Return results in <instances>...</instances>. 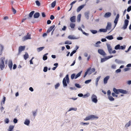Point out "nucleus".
Instances as JSON below:
<instances>
[{
  "label": "nucleus",
  "mask_w": 131,
  "mask_h": 131,
  "mask_svg": "<svg viewBox=\"0 0 131 131\" xmlns=\"http://www.w3.org/2000/svg\"><path fill=\"white\" fill-rule=\"evenodd\" d=\"M106 60V58H102L101 59V62H104Z\"/></svg>",
  "instance_id": "obj_58"
},
{
  "label": "nucleus",
  "mask_w": 131,
  "mask_h": 131,
  "mask_svg": "<svg viewBox=\"0 0 131 131\" xmlns=\"http://www.w3.org/2000/svg\"><path fill=\"white\" fill-rule=\"evenodd\" d=\"M76 52V50H74L73 51L70 53V56H73V54L75 53Z\"/></svg>",
  "instance_id": "obj_41"
},
{
  "label": "nucleus",
  "mask_w": 131,
  "mask_h": 131,
  "mask_svg": "<svg viewBox=\"0 0 131 131\" xmlns=\"http://www.w3.org/2000/svg\"><path fill=\"white\" fill-rule=\"evenodd\" d=\"M51 21L50 20H48L47 21V23L48 24H51Z\"/></svg>",
  "instance_id": "obj_64"
},
{
  "label": "nucleus",
  "mask_w": 131,
  "mask_h": 131,
  "mask_svg": "<svg viewBox=\"0 0 131 131\" xmlns=\"http://www.w3.org/2000/svg\"><path fill=\"white\" fill-rule=\"evenodd\" d=\"M55 27V25H53L52 26H51L48 29L47 31V33H49L51 31L53 28Z\"/></svg>",
  "instance_id": "obj_12"
},
{
  "label": "nucleus",
  "mask_w": 131,
  "mask_h": 131,
  "mask_svg": "<svg viewBox=\"0 0 131 131\" xmlns=\"http://www.w3.org/2000/svg\"><path fill=\"white\" fill-rule=\"evenodd\" d=\"M75 86L78 88H81V86L79 84L75 83Z\"/></svg>",
  "instance_id": "obj_44"
},
{
  "label": "nucleus",
  "mask_w": 131,
  "mask_h": 131,
  "mask_svg": "<svg viewBox=\"0 0 131 131\" xmlns=\"http://www.w3.org/2000/svg\"><path fill=\"white\" fill-rule=\"evenodd\" d=\"M68 38L71 39H77V38H76L75 37H74L73 36L69 35L68 37Z\"/></svg>",
  "instance_id": "obj_20"
},
{
  "label": "nucleus",
  "mask_w": 131,
  "mask_h": 131,
  "mask_svg": "<svg viewBox=\"0 0 131 131\" xmlns=\"http://www.w3.org/2000/svg\"><path fill=\"white\" fill-rule=\"evenodd\" d=\"M131 121H129L125 125V127H127V128L129 126H130L131 125Z\"/></svg>",
  "instance_id": "obj_28"
},
{
  "label": "nucleus",
  "mask_w": 131,
  "mask_h": 131,
  "mask_svg": "<svg viewBox=\"0 0 131 131\" xmlns=\"http://www.w3.org/2000/svg\"><path fill=\"white\" fill-rule=\"evenodd\" d=\"M130 70V68H124V71H128V70Z\"/></svg>",
  "instance_id": "obj_51"
},
{
  "label": "nucleus",
  "mask_w": 131,
  "mask_h": 131,
  "mask_svg": "<svg viewBox=\"0 0 131 131\" xmlns=\"http://www.w3.org/2000/svg\"><path fill=\"white\" fill-rule=\"evenodd\" d=\"M48 54V53H47L44 55H43V59L44 60H46L47 59V57L46 55Z\"/></svg>",
  "instance_id": "obj_32"
},
{
  "label": "nucleus",
  "mask_w": 131,
  "mask_h": 131,
  "mask_svg": "<svg viewBox=\"0 0 131 131\" xmlns=\"http://www.w3.org/2000/svg\"><path fill=\"white\" fill-rule=\"evenodd\" d=\"M34 12V11H32L29 14V17L30 18L32 17Z\"/></svg>",
  "instance_id": "obj_27"
},
{
  "label": "nucleus",
  "mask_w": 131,
  "mask_h": 131,
  "mask_svg": "<svg viewBox=\"0 0 131 131\" xmlns=\"http://www.w3.org/2000/svg\"><path fill=\"white\" fill-rule=\"evenodd\" d=\"M24 58L25 60H26L29 58V55L28 53L26 52L25 53V54L24 56Z\"/></svg>",
  "instance_id": "obj_24"
},
{
  "label": "nucleus",
  "mask_w": 131,
  "mask_h": 131,
  "mask_svg": "<svg viewBox=\"0 0 131 131\" xmlns=\"http://www.w3.org/2000/svg\"><path fill=\"white\" fill-rule=\"evenodd\" d=\"M12 10L14 14H15L16 13V10L14 9L13 7H12Z\"/></svg>",
  "instance_id": "obj_43"
},
{
  "label": "nucleus",
  "mask_w": 131,
  "mask_h": 131,
  "mask_svg": "<svg viewBox=\"0 0 131 131\" xmlns=\"http://www.w3.org/2000/svg\"><path fill=\"white\" fill-rule=\"evenodd\" d=\"M82 71H81L78 73L75 76V79H76L78 77H79L81 74L82 73Z\"/></svg>",
  "instance_id": "obj_29"
},
{
  "label": "nucleus",
  "mask_w": 131,
  "mask_h": 131,
  "mask_svg": "<svg viewBox=\"0 0 131 131\" xmlns=\"http://www.w3.org/2000/svg\"><path fill=\"white\" fill-rule=\"evenodd\" d=\"M5 99H6V97H5L4 96L3 97V100L2 101V102L1 103V104H3H3H4V103H5Z\"/></svg>",
  "instance_id": "obj_42"
},
{
  "label": "nucleus",
  "mask_w": 131,
  "mask_h": 131,
  "mask_svg": "<svg viewBox=\"0 0 131 131\" xmlns=\"http://www.w3.org/2000/svg\"><path fill=\"white\" fill-rule=\"evenodd\" d=\"M125 48V47H124L123 46H120L119 49H124Z\"/></svg>",
  "instance_id": "obj_57"
},
{
  "label": "nucleus",
  "mask_w": 131,
  "mask_h": 131,
  "mask_svg": "<svg viewBox=\"0 0 131 131\" xmlns=\"http://www.w3.org/2000/svg\"><path fill=\"white\" fill-rule=\"evenodd\" d=\"M9 122V119L8 118H6V119L5 120V122L6 123H8Z\"/></svg>",
  "instance_id": "obj_62"
},
{
  "label": "nucleus",
  "mask_w": 131,
  "mask_h": 131,
  "mask_svg": "<svg viewBox=\"0 0 131 131\" xmlns=\"http://www.w3.org/2000/svg\"><path fill=\"white\" fill-rule=\"evenodd\" d=\"M101 77L100 76H99L96 79V82H98L100 79V78Z\"/></svg>",
  "instance_id": "obj_56"
},
{
  "label": "nucleus",
  "mask_w": 131,
  "mask_h": 131,
  "mask_svg": "<svg viewBox=\"0 0 131 131\" xmlns=\"http://www.w3.org/2000/svg\"><path fill=\"white\" fill-rule=\"evenodd\" d=\"M65 44H67L69 45L71 44H72V42L69 41H66L65 42Z\"/></svg>",
  "instance_id": "obj_38"
},
{
  "label": "nucleus",
  "mask_w": 131,
  "mask_h": 131,
  "mask_svg": "<svg viewBox=\"0 0 131 131\" xmlns=\"http://www.w3.org/2000/svg\"><path fill=\"white\" fill-rule=\"evenodd\" d=\"M85 5V4H83L79 6L77 9V12H79L84 7Z\"/></svg>",
  "instance_id": "obj_11"
},
{
  "label": "nucleus",
  "mask_w": 131,
  "mask_h": 131,
  "mask_svg": "<svg viewBox=\"0 0 131 131\" xmlns=\"http://www.w3.org/2000/svg\"><path fill=\"white\" fill-rule=\"evenodd\" d=\"M113 91L114 93H112V95L113 97L115 96L116 95L115 94H118L119 93H121L123 94H126L127 93V91L122 89H117L115 88H114L113 89Z\"/></svg>",
  "instance_id": "obj_1"
},
{
  "label": "nucleus",
  "mask_w": 131,
  "mask_h": 131,
  "mask_svg": "<svg viewBox=\"0 0 131 131\" xmlns=\"http://www.w3.org/2000/svg\"><path fill=\"white\" fill-rule=\"evenodd\" d=\"M77 1H76V0L74 1H73V2H72L70 4V5L71 6V7L70 8V9L68 10L69 11L71 9L73 4H75L77 2Z\"/></svg>",
  "instance_id": "obj_22"
},
{
  "label": "nucleus",
  "mask_w": 131,
  "mask_h": 131,
  "mask_svg": "<svg viewBox=\"0 0 131 131\" xmlns=\"http://www.w3.org/2000/svg\"><path fill=\"white\" fill-rule=\"evenodd\" d=\"M106 38L109 40H112L113 38V36L112 35H110L107 36L106 37Z\"/></svg>",
  "instance_id": "obj_25"
},
{
  "label": "nucleus",
  "mask_w": 131,
  "mask_h": 131,
  "mask_svg": "<svg viewBox=\"0 0 131 131\" xmlns=\"http://www.w3.org/2000/svg\"><path fill=\"white\" fill-rule=\"evenodd\" d=\"M66 80L67 83L68 84L69 83V75L68 74L67 75L66 77L63 79L62 83L64 87H66L67 86V85L66 82Z\"/></svg>",
  "instance_id": "obj_2"
},
{
  "label": "nucleus",
  "mask_w": 131,
  "mask_h": 131,
  "mask_svg": "<svg viewBox=\"0 0 131 131\" xmlns=\"http://www.w3.org/2000/svg\"><path fill=\"white\" fill-rule=\"evenodd\" d=\"M40 16V14L39 13H36L34 15V17L35 18H38Z\"/></svg>",
  "instance_id": "obj_18"
},
{
  "label": "nucleus",
  "mask_w": 131,
  "mask_h": 131,
  "mask_svg": "<svg viewBox=\"0 0 131 131\" xmlns=\"http://www.w3.org/2000/svg\"><path fill=\"white\" fill-rule=\"evenodd\" d=\"M129 21L127 19H125L124 21V24L123 27L124 29H126L128 25Z\"/></svg>",
  "instance_id": "obj_9"
},
{
  "label": "nucleus",
  "mask_w": 131,
  "mask_h": 131,
  "mask_svg": "<svg viewBox=\"0 0 131 131\" xmlns=\"http://www.w3.org/2000/svg\"><path fill=\"white\" fill-rule=\"evenodd\" d=\"M77 108H70V109H69V110L68 111H70L71 110H74V111H76L77 110Z\"/></svg>",
  "instance_id": "obj_54"
},
{
  "label": "nucleus",
  "mask_w": 131,
  "mask_h": 131,
  "mask_svg": "<svg viewBox=\"0 0 131 131\" xmlns=\"http://www.w3.org/2000/svg\"><path fill=\"white\" fill-rule=\"evenodd\" d=\"M111 14L110 12H107L104 15V17L105 18H108L110 17L111 15Z\"/></svg>",
  "instance_id": "obj_14"
},
{
  "label": "nucleus",
  "mask_w": 131,
  "mask_h": 131,
  "mask_svg": "<svg viewBox=\"0 0 131 131\" xmlns=\"http://www.w3.org/2000/svg\"><path fill=\"white\" fill-rule=\"evenodd\" d=\"M100 31L101 32H105L107 31V30L106 29H100Z\"/></svg>",
  "instance_id": "obj_34"
},
{
  "label": "nucleus",
  "mask_w": 131,
  "mask_h": 131,
  "mask_svg": "<svg viewBox=\"0 0 131 131\" xmlns=\"http://www.w3.org/2000/svg\"><path fill=\"white\" fill-rule=\"evenodd\" d=\"M118 19L116 18H115V20L114 21V23L115 24V26H116V25L117 24V22L118 21Z\"/></svg>",
  "instance_id": "obj_45"
},
{
  "label": "nucleus",
  "mask_w": 131,
  "mask_h": 131,
  "mask_svg": "<svg viewBox=\"0 0 131 131\" xmlns=\"http://www.w3.org/2000/svg\"><path fill=\"white\" fill-rule=\"evenodd\" d=\"M111 24L110 23H108L107 25L106 26V29L107 30H110L111 29Z\"/></svg>",
  "instance_id": "obj_19"
},
{
  "label": "nucleus",
  "mask_w": 131,
  "mask_h": 131,
  "mask_svg": "<svg viewBox=\"0 0 131 131\" xmlns=\"http://www.w3.org/2000/svg\"><path fill=\"white\" fill-rule=\"evenodd\" d=\"M13 66V63L11 60H9V63L8 64V66L10 70L12 69Z\"/></svg>",
  "instance_id": "obj_16"
},
{
  "label": "nucleus",
  "mask_w": 131,
  "mask_h": 131,
  "mask_svg": "<svg viewBox=\"0 0 131 131\" xmlns=\"http://www.w3.org/2000/svg\"><path fill=\"white\" fill-rule=\"evenodd\" d=\"M80 124H82L83 125H88L89 124V123H83V122H81Z\"/></svg>",
  "instance_id": "obj_48"
},
{
  "label": "nucleus",
  "mask_w": 131,
  "mask_h": 131,
  "mask_svg": "<svg viewBox=\"0 0 131 131\" xmlns=\"http://www.w3.org/2000/svg\"><path fill=\"white\" fill-rule=\"evenodd\" d=\"M56 1H55L53 2L52 3H51V7L52 8H54L55 5L56 4Z\"/></svg>",
  "instance_id": "obj_33"
},
{
  "label": "nucleus",
  "mask_w": 131,
  "mask_h": 131,
  "mask_svg": "<svg viewBox=\"0 0 131 131\" xmlns=\"http://www.w3.org/2000/svg\"><path fill=\"white\" fill-rule=\"evenodd\" d=\"M48 68L47 67H46L44 68L43 71L45 72H46L47 71Z\"/></svg>",
  "instance_id": "obj_46"
},
{
  "label": "nucleus",
  "mask_w": 131,
  "mask_h": 131,
  "mask_svg": "<svg viewBox=\"0 0 131 131\" xmlns=\"http://www.w3.org/2000/svg\"><path fill=\"white\" fill-rule=\"evenodd\" d=\"M0 55H1L2 53V52L4 49V47L1 45H0Z\"/></svg>",
  "instance_id": "obj_21"
},
{
  "label": "nucleus",
  "mask_w": 131,
  "mask_h": 131,
  "mask_svg": "<svg viewBox=\"0 0 131 131\" xmlns=\"http://www.w3.org/2000/svg\"><path fill=\"white\" fill-rule=\"evenodd\" d=\"M37 110H36V111H34V112H32L33 115L34 116H36V113H37Z\"/></svg>",
  "instance_id": "obj_55"
},
{
  "label": "nucleus",
  "mask_w": 131,
  "mask_h": 131,
  "mask_svg": "<svg viewBox=\"0 0 131 131\" xmlns=\"http://www.w3.org/2000/svg\"><path fill=\"white\" fill-rule=\"evenodd\" d=\"M110 78V76H107L105 77L104 79V84H106L107 83V81Z\"/></svg>",
  "instance_id": "obj_15"
},
{
  "label": "nucleus",
  "mask_w": 131,
  "mask_h": 131,
  "mask_svg": "<svg viewBox=\"0 0 131 131\" xmlns=\"http://www.w3.org/2000/svg\"><path fill=\"white\" fill-rule=\"evenodd\" d=\"M75 74L74 73H73L72 74L71 76V79L73 80L74 78H75Z\"/></svg>",
  "instance_id": "obj_40"
},
{
  "label": "nucleus",
  "mask_w": 131,
  "mask_h": 131,
  "mask_svg": "<svg viewBox=\"0 0 131 131\" xmlns=\"http://www.w3.org/2000/svg\"><path fill=\"white\" fill-rule=\"evenodd\" d=\"M13 122L15 123H16L17 122V120L16 118H14L13 120Z\"/></svg>",
  "instance_id": "obj_63"
},
{
  "label": "nucleus",
  "mask_w": 131,
  "mask_h": 131,
  "mask_svg": "<svg viewBox=\"0 0 131 131\" xmlns=\"http://www.w3.org/2000/svg\"><path fill=\"white\" fill-rule=\"evenodd\" d=\"M5 58L4 57H1L0 59V68L2 70L4 68L5 65L4 64Z\"/></svg>",
  "instance_id": "obj_3"
},
{
  "label": "nucleus",
  "mask_w": 131,
  "mask_h": 131,
  "mask_svg": "<svg viewBox=\"0 0 131 131\" xmlns=\"http://www.w3.org/2000/svg\"><path fill=\"white\" fill-rule=\"evenodd\" d=\"M54 16L53 15H51L50 16V19L51 20H52L53 19H54Z\"/></svg>",
  "instance_id": "obj_59"
},
{
  "label": "nucleus",
  "mask_w": 131,
  "mask_h": 131,
  "mask_svg": "<svg viewBox=\"0 0 131 131\" xmlns=\"http://www.w3.org/2000/svg\"><path fill=\"white\" fill-rule=\"evenodd\" d=\"M95 70V69L94 68H92L91 69V68H89L87 70V71L85 72V74L83 76L84 78H85L88 73L89 74H90L94 72Z\"/></svg>",
  "instance_id": "obj_4"
},
{
  "label": "nucleus",
  "mask_w": 131,
  "mask_h": 131,
  "mask_svg": "<svg viewBox=\"0 0 131 131\" xmlns=\"http://www.w3.org/2000/svg\"><path fill=\"white\" fill-rule=\"evenodd\" d=\"M92 100L93 102L95 103H96L98 101L96 96L94 94L92 95L91 97Z\"/></svg>",
  "instance_id": "obj_7"
},
{
  "label": "nucleus",
  "mask_w": 131,
  "mask_h": 131,
  "mask_svg": "<svg viewBox=\"0 0 131 131\" xmlns=\"http://www.w3.org/2000/svg\"><path fill=\"white\" fill-rule=\"evenodd\" d=\"M90 96V94L89 93H87L85 94H84V98L85 97H88Z\"/></svg>",
  "instance_id": "obj_53"
},
{
  "label": "nucleus",
  "mask_w": 131,
  "mask_h": 131,
  "mask_svg": "<svg viewBox=\"0 0 131 131\" xmlns=\"http://www.w3.org/2000/svg\"><path fill=\"white\" fill-rule=\"evenodd\" d=\"M25 48V46H21L19 47L18 48V54H20L22 51L24 50Z\"/></svg>",
  "instance_id": "obj_8"
},
{
  "label": "nucleus",
  "mask_w": 131,
  "mask_h": 131,
  "mask_svg": "<svg viewBox=\"0 0 131 131\" xmlns=\"http://www.w3.org/2000/svg\"><path fill=\"white\" fill-rule=\"evenodd\" d=\"M14 126L13 125H10L8 129V131H13V129Z\"/></svg>",
  "instance_id": "obj_23"
},
{
  "label": "nucleus",
  "mask_w": 131,
  "mask_h": 131,
  "mask_svg": "<svg viewBox=\"0 0 131 131\" xmlns=\"http://www.w3.org/2000/svg\"><path fill=\"white\" fill-rule=\"evenodd\" d=\"M131 10V6H129L127 9V11L128 12H130Z\"/></svg>",
  "instance_id": "obj_52"
},
{
  "label": "nucleus",
  "mask_w": 131,
  "mask_h": 131,
  "mask_svg": "<svg viewBox=\"0 0 131 131\" xmlns=\"http://www.w3.org/2000/svg\"><path fill=\"white\" fill-rule=\"evenodd\" d=\"M120 45H116L115 47V49L117 50L118 49H120Z\"/></svg>",
  "instance_id": "obj_37"
},
{
  "label": "nucleus",
  "mask_w": 131,
  "mask_h": 131,
  "mask_svg": "<svg viewBox=\"0 0 131 131\" xmlns=\"http://www.w3.org/2000/svg\"><path fill=\"white\" fill-rule=\"evenodd\" d=\"M98 117L94 115H91L86 117L84 119L85 121H87L90 119H93L94 118L98 119Z\"/></svg>",
  "instance_id": "obj_5"
},
{
  "label": "nucleus",
  "mask_w": 131,
  "mask_h": 131,
  "mask_svg": "<svg viewBox=\"0 0 131 131\" xmlns=\"http://www.w3.org/2000/svg\"><path fill=\"white\" fill-rule=\"evenodd\" d=\"M30 122V121L29 120L26 119L25 120L24 124L27 125H28L29 124Z\"/></svg>",
  "instance_id": "obj_26"
},
{
  "label": "nucleus",
  "mask_w": 131,
  "mask_h": 131,
  "mask_svg": "<svg viewBox=\"0 0 131 131\" xmlns=\"http://www.w3.org/2000/svg\"><path fill=\"white\" fill-rule=\"evenodd\" d=\"M36 3L37 5L39 6L40 5V2L38 1H36L35 2Z\"/></svg>",
  "instance_id": "obj_39"
},
{
  "label": "nucleus",
  "mask_w": 131,
  "mask_h": 131,
  "mask_svg": "<svg viewBox=\"0 0 131 131\" xmlns=\"http://www.w3.org/2000/svg\"><path fill=\"white\" fill-rule=\"evenodd\" d=\"M90 31L93 34H95L97 32V31L96 30H91Z\"/></svg>",
  "instance_id": "obj_36"
},
{
  "label": "nucleus",
  "mask_w": 131,
  "mask_h": 131,
  "mask_svg": "<svg viewBox=\"0 0 131 131\" xmlns=\"http://www.w3.org/2000/svg\"><path fill=\"white\" fill-rule=\"evenodd\" d=\"M76 20V16H73L71 17L70 18V20L71 21L72 23H74L75 22Z\"/></svg>",
  "instance_id": "obj_17"
},
{
  "label": "nucleus",
  "mask_w": 131,
  "mask_h": 131,
  "mask_svg": "<svg viewBox=\"0 0 131 131\" xmlns=\"http://www.w3.org/2000/svg\"><path fill=\"white\" fill-rule=\"evenodd\" d=\"M98 52L99 53L102 55L104 56L106 54L105 52L103 50L101 49H99L98 50Z\"/></svg>",
  "instance_id": "obj_13"
},
{
  "label": "nucleus",
  "mask_w": 131,
  "mask_h": 131,
  "mask_svg": "<svg viewBox=\"0 0 131 131\" xmlns=\"http://www.w3.org/2000/svg\"><path fill=\"white\" fill-rule=\"evenodd\" d=\"M60 84L59 83H57L55 85V88L56 89H57L58 88V87L59 86Z\"/></svg>",
  "instance_id": "obj_49"
},
{
  "label": "nucleus",
  "mask_w": 131,
  "mask_h": 131,
  "mask_svg": "<svg viewBox=\"0 0 131 131\" xmlns=\"http://www.w3.org/2000/svg\"><path fill=\"white\" fill-rule=\"evenodd\" d=\"M75 26V24L74 23H71L70 24V26L72 28H74V27Z\"/></svg>",
  "instance_id": "obj_35"
},
{
  "label": "nucleus",
  "mask_w": 131,
  "mask_h": 131,
  "mask_svg": "<svg viewBox=\"0 0 131 131\" xmlns=\"http://www.w3.org/2000/svg\"><path fill=\"white\" fill-rule=\"evenodd\" d=\"M107 46L108 52L110 54H111V51L112 50L111 46L110 44H107Z\"/></svg>",
  "instance_id": "obj_10"
},
{
  "label": "nucleus",
  "mask_w": 131,
  "mask_h": 131,
  "mask_svg": "<svg viewBox=\"0 0 131 131\" xmlns=\"http://www.w3.org/2000/svg\"><path fill=\"white\" fill-rule=\"evenodd\" d=\"M44 48V47H40L37 48V51L38 52H39L42 50Z\"/></svg>",
  "instance_id": "obj_30"
},
{
  "label": "nucleus",
  "mask_w": 131,
  "mask_h": 131,
  "mask_svg": "<svg viewBox=\"0 0 131 131\" xmlns=\"http://www.w3.org/2000/svg\"><path fill=\"white\" fill-rule=\"evenodd\" d=\"M108 99L109 100L111 101H114V99L112 96H108Z\"/></svg>",
  "instance_id": "obj_31"
},
{
  "label": "nucleus",
  "mask_w": 131,
  "mask_h": 131,
  "mask_svg": "<svg viewBox=\"0 0 131 131\" xmlns=\"http://www.w3.org/2000/svg\"><path fill=\"white\" fill-rule=\"evenodd\" d=\"M91 81V80H87L85 81V83L86 84H88Z\"/></svg>",
  "instance_id": "obj_47"
},
{
  "label": "nucleus",
  "mask_w": 131,
  "mask_h": 131,
  "mask_svg": "<svg viewBox=\"0 0 131 131\" xmlns=\"http://www.w3.org/2000/svg\"><path fill=\"white\" fill-rule=\"evenodd\" d=\"M31 34H29V33H27V35L24 37L22 38L23 41H25L26 40L31 39Z\"/></svg>",
  "instance_id": "obj_6"
},
{
  "label": "nucleus",
  "mask_w": 131,
  "mask_h": 131,
  "mask_svg": "<svg viewBox=\"0 0 131 131\" xmlns=\"http://www.w3.org/2000/svg\"><path fill=\"white\" fill-rule=\"evenodd\" d=\"M121 71V70L120 69H119L117 70L116 71V72L117 73H118L120 72Z\"/></svg>",
  "instance_id": "obj_61"
},
{
  "label": "nucleus",
  "mask_w": 131,
  "mask_h": 131,
  "mask_svg": "<svg viewBox=\"0 0 131 131\" xmlns=\"http://www.w3.org/2000/svg\"><path fill=\"white\" fill-rule=\"evenodd\" d=\"M81 16V14H79L78 15V20H79V21H80V18Z\"/></svg>",
  "instance_id": "obj_50"
},
{
  "label": "nucleus",
  "mask_w": 131,
  "mask_h": 131,
  "mask_svg": "<svg viewBox=\"0 0 131 131\" xmlns=\"http://www.w3.org/2000/svg\"><path fill=\"white\" fill-rule=\"evenodd\" d=\"M123 39L122 37H118L117 38V39L118 40H122Z\"/></svg>",
  "instance_id": "obj_60"
}]
</instances>
